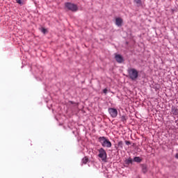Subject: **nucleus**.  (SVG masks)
<instances>
[{"instance_id": "obj_20", "label": "nucleus", "mask_w": 178, "mask_h": 178, "mask_svg": "<svg viewBox=\"0 0 178 178\" xmlns=\"http://www.w3.org/2000/svg\"><path fill=\"white\" fill-rule=\"evenodd\" d=\"M175 158H176L177 159H178V153L176 154Z\"/></svg>"}, {"instance_id": "obj_4", "label": "nucleus", "mask_w": 178, "mask_h": 178, "mask_svg": "<svg viewBox=\"0 0 178 178\" xmlns=\"http://www.w3.org/2000/svg\"><path fill=\"white\" fill-rule=\"evenodd\" d=\"M98 156L102 159V161H106L107 154L104 148L102 147L99 149Z\"/></svg>"}, {"instance_id": "obj_10", "label": "nucleus", "mask_w": 178, "mask_h": 178, "mask_svg": "<svg viewBox=\"0 0 178 178\" xmlns=\"http://www.w3.org/2000/svg\"><path fill=\"white\" fill-rule=\"evenodd\" d=\"M134 2L137 6H143V1L141 0H134Z\"/></svg>"}, {"instance_id": "obj_8", "label": "nucleus", "mask_w": 178, "mask_h": 178, "mask_svg": "<svg viewBox=\"0 0 178 178\" xmlns=\"http://www.w3.org/2000/svg\"><path fill=\"white\" fill-rule=\"evenodd\" d=\"M171 113L172 115H175V116H177L178 115V108L177 107L172 106L171 109Z\"/></svg>"}, {"instance_id": "obj_15", "label": "nucleus", "mask_w": 178, "mask_h": 178, "mask_svg": "<svg viewBox=\"0 0 178 178\" xmlns=\"http://www.w3.org/2000/svg\"><path fill=\"white\" fill-rule=\"evenodd\" d=\"M118 147L121 149L123 148V141L118 142Z\"/></svg>"}, {"instance_id": "obj_9", "label": "nucleus", "mask_w": 178, "mask_h": 178, "mask_svg": "<svg viewBox=\"0 0 178 178\" xmlns=\"http://www.w3.org/2000/svg\"><path fill=\"white\" fill-rule=\"evenodd\" d=\"M141 168L143 173H147V172H148V167L147 166V165L142 164Z\"/></svg>"}, {"instance_id": "obj_13", "label": "nucleus", "mask_w": 178, "mask_h": 178, "mask_svg": "<svg viewBox=\"0 0 178 178\" xmlns=\"http://www.w3.org/2000/svg\"><path fill=\"white\" fill-rule=\"evenodd\" d=\"M125 163H126V165H130V163L132 164L133 163V159H131L130 158L127 159L125 161Z\"/></svg>"}, {"instance_id": "obj_19", "label": "nucleus", "mask_w": 178, "mask_h": 178, "mask_svg": "<svg viewBox=\"0 0 178 178\" xmlns=\"http://www.w3.org/2000/svg\"><path fill=\"white\" fill-rule=\"evenodd\" d=\"M103 92H104V94H107V92H108V89H106V88L104 89V90H103Z\"/></svg>"}, {"instance_id": "obj_2", "label": "nucleus", "mask_w": 178, "mask_h": 178, "mask_svg": "<svg viewBox=\"0 0 178 178\" xmlns=\"http://www.w3.org/2000/svg\"><path fill=\"white\" fill-rule=\"evenodd\" d=\"M129 77L131 79V80H137L138 79V71L134 68H129L127 70Z\"/></svg>"}, {"instance_id": "obj_11", "label": "nucleus", "mask_w": 178, "mask_h": 178, "mask_svg": "<svg viewBox=\"0 0 178 178\" xmlns=\"http://www.w3.org/2000/svg\"><path fill=\"white\" fill-rule=\"evenodd\" d=\"M134 162H137L138 163H141L143 159H141V158H140V156H136V157H134Z\"/></svg>"}, {"instance_id": "obj_12", "label": "nucleus", "mask_w": 178, "mask_h": 178, "mask_svg": "<svg viewBox=\"0 0 178 178\" xmlns=\"http://www.w3.org/2000/svg\"><path fill=\"white\" fill-rule=\"evenodd\" d=\"M87 162H88V157L85 156L83 159H82V163L83 165L87 164Z\"/></svg>"}, {"instance_id": "obj_16", "label": "nucleus", "mask_w": 178, "mask_h": 178, "mask_svg": "<svg viewBox=\"0 0 178 178\" xmlns=\"http://www.w3.org/2000/svg\"><path fill=\"white\" fill-rule=\"evenodd\" d=\"M41 31L42 33H43V34H45V33H47V29H45L44 28H42Z\"/></svg>"}, {"instance_id": "obj_21", "label": "nucleus", "mask_w": 178, "mask_h": 178, "mask_svg": "<svg viewBox=\"0 0 178 178\" xmlns=\"http://www.w3.org/2000/svg\"><path fill=\"white\" fill-rule=\"evenodd\" d=\"M70 104H73V102H70Z\"/></svg>"}, {"instance_id": "obj_5", "label": "nucleus", "mask_w": 178, "mask_h": 178, "mask_svg": "<svg viewBox=\"0 0 178 178\" xmlns=\"http://www.w3.org/2000/svg\"><path fill=\"white\" fill-rule=\"evenodd\" d=\"M108 113L111 115V118H116L118 116V110L116 108H109Z\"/></svg>"}, {"instance_id": "obj_17", "label": "nucleus", "mask_w": 178, "mask_h": 178, "mask_svg": "<svg viewBox=\"0 0 178 178\" xmlns=\"http://www.w3.org/2000/svg\"><path fill=\"white\" fill-rule=\"evenodd\" d=\"M125 144H126L127 145H131V143L130 141H129V140H126V141H125Z\"/></svg>"}, {"instance_id": "obj_1", "label": "nucleus", "mask_w": 178, "mask_h": 178, "mask_svg": "<svg viewBox=\"0 0 178 178\" xmlns=\"http://www.w3.org/2000/svg\"><path fill=\"white\" fill-rule=\"evenodd\" d=\"M98 141L102 147H106V148H111V147H112V143H111L110 140L104 136H100L98 138Z\"/></svg>"}, {"instance_id": "obj_3", "label": "nucleus", "mask_w": 178, "mask_h": 178, "mask_svg": "<svg viewBox=\"0 0 178 178\" xmlns=\"http://www.w3.org/2000/svg\"><path fill=\"white\" fill-rule=\"evenodd\" d=\"M65 8L68 9V10H71V12H77L79 10V7L77 5L72 3H65Z\"/></svg>"}, {"instance_id": "obj_14", "label": "nucleus", "mask_w": 178, "mask_h": 178, "mask_svg": "<svg viewBox=\"0 0 178 178\" xmlns=\"http://www.w3.org/2000/svg\"><path fill=\"white\" fill-rule=\"evenodd\" d=\"M121 120H122V122H123L124 123L127 120V118H126V116H124V115H122L121 117Z\"/></svg>"}, {"instance_id": "obj_6", "label": "nucleus", "mask_w": 178, "mask_h": 178, "mask_svg": "<svg viewBox=\"0 0 178 178\" xmlns=\"http://www.w3.org/2000/svg\"><path fill=\"white\" fill-rule=\"evenodd\" d=\"M115 59L118 63H123L124 62V59H123V56L120 54H115Z\"/></svg>"}, {"instance_id": "obj_7", "label": "nucleus", "mask_w": 178, "mask_h": 178, "mask_svg": "<svg viewBox=\"0 0 178 178\" xmlns=\"http://www.w3.org/2000/svg\"><path fill=\"white\" fill-rule=\"evenodd\" d=\"M123 24V19L120 17H118L115 19V24L116 26H118V27H120L122 24Z\"/></svg>"}, {"instance_id": "obj_18", "label": "nucleus", "mask_w": 178, "mask_h": 178, "mask_svg": "<svg viewBox=\"0 0 178 178\" xmlns=\"http://www.w3.org/2000/svg\"><path fill=\"white\" fill-rule=\"evenodd\" d=\"M17 3L22 5V0H16Z\"/></svg>"}]
</instances>
